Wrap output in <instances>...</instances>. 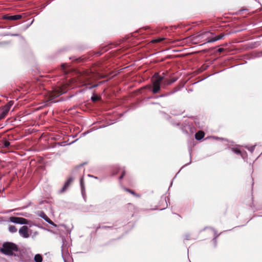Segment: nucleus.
<instances>
[{"instance_id": "obj_1", "label": "nucleus", "mask_w": 262, "mask_h": 262, "mask_svg": "<svg viewBox=\"0 0 262 262\" xmlns=\"http://www.w3.org/2000/svg\"><path fill=\"white\" fill-rule=\"evenodd\" d=\"M104 76L96 72L95 68L93 69H88L85 71L83 70V86L90 84L91 83L99 78H103Z\"/></svg>"}, {"instance_id": "obj_2", "label": "nucleus", "mask_w": 262, "mask_h": 262, "mask_svg": "<svg viewBox=\"0 0 262 262\" xmlns=\"http://www.w3.org/2000/svg\"><path fill=\"white\" fill-rule=\"evenodd\" d=\"M1 251L6 255L15 256V252L18 251V247L16 244L13 243L6 242L3 244Z\"/></svg>"}, {"instance_id": "obj_3", "label": "nucleus", "mask_w": 262, "mask_h": 262, "mask_svg": "<svg viewBox=\"0 0 262 262\" xmlns=\"http://www.w3.org/2000/svg\"><path fill=\"white\" fill-rule=\"evenodd\" d=\"M164 80V77L156 73L152 78V90L153 94L158 93L161 90V84Z\"/></svg>"}, {"instance_id": "obj_4", "label": "nucleus", "mask_w": 262, "mask_h": 262, "mask_svg": "<svg viewBox=\"0 0 262 262\" xmlns=\"http://www.w3.org/2000/svg\"><path fill=\"white\" fill-rule=\"evenodd\" d=\"M61 254L64 262L70 261L71 256L69 252L68 248L67 246V242L66 241H63V244L61 247Z\"/></svg>"}, {"instance_id": "obj_5", "label": "nucleus", "mask_w": 262, "mask_h": 262, "mask_svg": "<svg viewBox=\"0 0 262 262\" xmlns=\"http://www.w3.org/2000/svg\"><path fill=\"white\" fill-rule=\"evenodd\" d=\"M67 91V85L66 84H64L61 86L56 87L54 89V91L52 94V96L58 97L62 94L66 93Z\"/></svg>"}, {"instance_id": "obj_6", "label": "nucleus", "mask_w": 262, "mask_h": 262, "mask_svg": "<svg viewBox=\"0 0 262 262\" xmlns=\"http://www.w3.org/2000/svg\"><path fill=\"white\" fill-rule=\"evenodd\" d=\"M10 221L15 224L25 225L28 224V221L23 217L12 216L10 217Z\"/></svg>"}, {"instance_id": "obj_7", "label": "nucleus", "mask_w": 262, "mask_h": 262, "mask_svg": "<svg viewBox=\"0 0 262 262\" xmlns=\"http://www.w3.org/2000/svg\"><path fill=\"white\" fill-rule=\"evenodd\" d=\"M29 231V229L28 226H23L19 229L18 232L20 236L27 238L30 236Z\"/></svg>"}, {"instance_id": "obj_8", "label": "nucleus", "mask_w": 262, "mask_h": 262, "mask_svg": "<svg viewBox=\"0 0 262 262\" xmlns=\"http://www.w3.org/2000/svg\"><path fill=\"white\" fill-rule=\"evenodd\" d=\"M22 17L21 15L17 14L14 15H5L4 18L10 20H15L20 19Z\"/></svg>"}, {"instance_id": "obj_9", "label": "nucleus", "mask_w": 262, "mask_h": 262, "mask_svg": "<svg viewBox=\"0 0 262 262\" xmlns=\"http://www.w3.org/2000/svg\"><path fill=\"white\" fill-rule=\"evenodd\" d=\"M12 104L9 102L8 104L6 105L3 108V112L1 115L0 118L4 117L9 111Z\"/></svg>"}, {"instance_id": "obj_10", "label": "nucleus", "mask_w": 262, "mask_h": 262, "mask_svg": "<svg viewBox=\"0 0 262 262\" xmlns=\"http://www.w3.org/2000/svg\"><path fill=\"white\" fill-rule=\"evenodd\" d=\"M40 216L49 224L56 226V225L47 216V215L45 213L41 212L40 214Z\"/></svg>"}, {"instance_id": "obj_11", "label": "nucleus", "mask_w": 262, "mask_h": 262, "mask_svg": "<svg viewBox=\"0 0 262 262\" xmlns=\"http://www.w3.org/2000/svg\"><path fill=\"white\" fill-rule=\"evenodd\" d=\"M72 181H73V179L72 178H69L67 181V182L65 183V184H64L60 192H64L68 188V187L70 185V184H71Z\"/></svg>"}, {"instance_id": "obj_12", "label": "nucleus", "mask_w": 262, "mask_h": 262, "mask_svg": "<svg viewBox=\"0 0 262 262\" xmlns=\"http://www.w3.org/2000/svg\"><path fill=\"white\" fill-rule=\"evenodd\" d=\"M205 134L203 131H199L197 132L195 135V139L198 140H200L204 138Z\"/></svg>"}, {"instance_id": "obj_13", "label": "nucleus", "mask_w": 262, "mask_h": 262, "mask_svg": "<svg viewBox=\"0 0 262 262\" xmlns=\"http://www.w3.org/2000/svg\"><path fill=\"white\" fill-rule=\"evenodd\" d=\"M34 260L35 262H42V258L40 254H36L34 256Z\"/></svg>"}, {"instance_id": "obj_14", "label": "nucleus", "mask_w": 262, "mask_h": 262, "mask_svg": "<svg viewBox=\"0 0 262 262\" xmlns=\"http://www.w3.org/2000/svg\"><path fill=\"white\" fill-rule=\"evenodd\" d=\"M165 39V38H164V37H158V38L152 39L151 41V42L154 43H158V42H160Z\"/></svg>"}, {"instance_id": "obj_15", "label": "nucleus", "mask_w": 262, "mask_h": 262, "mask_svg": "<svg viewBox=\"0 0 262 262\" xmlns=\"http://www.w3.org/2000/svg\"><path fill=\"white\" fill-rule=\"evenodd\" d=\"M8 230L11 233H15L17 231V229L14 225H10L9 226Z\"/></svg>"}, {"instance_id": "obj_16", "label": "nucleus", "mask_w": 262, "mask_h": 262, "mask_svg": "<svg viewBox=\"0 0 262 262\" xmlns=\"http://www.w3.org/2000/svg\"><path fill=\"white\" fill-rule=\"evenodd\" d=\"M124 190L126 191V192H128L130 193H131L132 194L134 195V196H139V195L137 194L135 192H134L133 190H132V189H130L129 188H124Z\"/></svg>"}, {"instance_id": "obj_17", "label": "nucleus", "mask_w": 262, "mask_h": 262, "mask_svg": "<svg viewBox=\"0 0 262 262\" xmlns=\"http://www.w3.org/2000/svg\"><path fill=\"white\" fill-rule=\"evenodd\" d=\"M2 143H3V146L4 147H6V148L8 147L9 146L10 144L9 141H8L7 140H3Z\"/></svg>"}, {"instance_id": "obj_18", "label": "nucleus", "mask_w": 262, "mask_h": 262, "mask_svg": "<svg viewBox=\"0 0 262 262\" xmlns=\"http://www.w3.org/2000/svg\"><path fill=\"white\" fill-rule=\"evenodd\" d=\"M232 151L237 155H240L241 154V150L237 148H232Z\"/></svg>"}, {"instance_id": "obj_19", "label": "nucleus", "mask_w": 262, "mask_h": 262, "mask_svg": "<svg viewBox=\"0 0 262 262\" xmlns=\"http://www.w3.org/2000/svg\"><path fill=\"white\" fill-rule=\"evenodd\" d=\"M100 99V97L98 96L97 95H94L93 97H92V100L93 102H96L98 101Z\"/></svg>"}, {"instance_id": "obj_20", "label": "nucleus", "mask_w": 262, "mask_h": 262, "mask_svg": "<svg viewBox=\"0 0 262 262\" xmlns=\"http://www.w3.org/2000/svg\"><path fill=\"white\" fill-rule=\"evenodd\" d=\"M217 40H219V39H218L217 37H216L215 36V37H213V38L208 40L207 41V42H213L216 41Z\"/></svg>"}, {"instance_id": "obj_21", "label": "nucleus", "mask_w": 262, "mask_h": 262, "mask_svg": "<svg viewBox=\"0 0 262 262\" xmlns=\"http://www.w3.org/2000/svg\"><path fill=\"white\" fill-rule=\"evenodd\" d=\"M67 66V64H66V63H63L61 65V68H62V69L64 71V72L67 74V72L65 71L66 70V68Z\"/></svg>"}, {"instance_id": "obj_22", "label": "nucleus", "mask_w": 262, "mask_h": 262, "mask_svg": "<svg viewBox=\"0 0 262 262\" xmlns=\"http://www.w3.org/2000/svg\"><path fill=\"white\" fill-rule=\"evenodd\" d=\"M224 36H225V34L224 33H221L219 35L216 36V37H217L219 40H220V39H222Z\"/></svg>"}, {"instance_id": "obj_23", "label": "nucleus", "mask_w": 262, "mask_h": 262, "mask_svg": "<svg viewBox=\"0 0 262 262\" xmlns=\"http://www.w3.org/2000/svg\"><path fill=\"white\" fill-rule=\"evenodd\" d=\"M125 171L124 170H123L121 175L119 177V179L120 180L122 179L124 177V176H125Z\"/></svg>"}, {"instance_id": "obj_24", "label": "nucleus", "mask_w": 262, "mask_h": 262, "mask_svg": "<svg viewBox=\"0 0 262 262\" xmlns=\"http://www.w3.org/2000/svg\"><path fill=\"white\" fill-rule=\"evenodd\" d=\"M144 89H148L150 91L152 90V85H147L144 87Z\"/></svg>"}, {"instance_id": "obj_25", "label": "nucleus", "mask_w": 262, "mask_h": 262, "mask_svg": "<svg viewBox=\"0 0 262 262\" xmlns=\"http://www.w3.org/2000/svg\"><path fill=\"white\" fill-rule=\"evenodd\" d=\"M170 79H166L164 81V84L165 85H170L171 84V83H169V82H170Z\"/></svg>"}, {"instance_id": "obj_26", "label": "nucleus", "mask_w": 262, "mask_h": 262, "mask_svg": "<svg viewBox=\"0 0 262 262\" xmlns=\"http://www.w3.org/2000/svg\"><path fill=\"white\" fill-rule=\"evenodd\" d=\"M177 80V78H173L170 79V82H169V83H172L174 82Z\"/></svg>"}, {"instance_id": "obj_27", "label": "nucleus", "mask_w": 262, "mask_h": 262, "mask_svg": "<svg viewBox=\"0 0 262 262\" xmlns=\"http://www.w3.org/2000/svg\"><path fill=\"white\" fill-rule=\"evenodd\" d=\"M224 48H219L218 50H217V52H219V53H222V52H223L224 51Z\"/></svg>"}, {"instance_id": "obj_28", "label": "nucleus", "mask_w": 262, "mask_h": 262, "mask_svg": "<svg viewBox=\"0 0 262 262\" xmlns=\"http://www.w3.org/2000/svg\"><path fill=\"white\" fill-rule=\"evenodd\" d=\"M79 183L81 187H82V177H81L79 179Z\"/></svg>"}, {"instance_id": "obj_29", "label": "nucleus", "mask_w": 262, "mask_h": 262, "mask_svg": "<svg viewBox=\"0 0 262 262\" xmlns=\"http://www.w3.org/2000/svg\"><path fill=\"white\" fill-rule=\"evenodd\" d=\"M97 85L96 84H93V85L90 86L89 87V89H92V88L96 87Z\"/></svg>"}, {"instance_id": "obj_30", "label": "nucleus", "mask_w": 262, "mask_h": 262, "mask_svg": "<svg viewBox=\"0 0 262 262\" xmlns=\"http://www.w3.org/2000/svg\"><path fill=\"white\" fill-rule=\"evenodd\" d=\"M254 147H252L251 151H252V150H253V149H254Z\"/></svg>"}, {"instance_id": "obj_31", "label": "nucleus", "mask_w": 262, "mask_h": 262, "mask_svg": "<svg viewBox=\"0 0 262 262\" xmlns=\"http://www.w3.org/2000/svg\"><path fill=\"white\" fill-rule=\"evenodd\" d=\"M86 164V163H83V165Z\"/></svg>"}]
</instances>
